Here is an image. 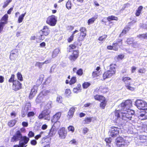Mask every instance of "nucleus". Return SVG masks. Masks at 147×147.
Instances as JSON below:
<instances>
[{
    "label": "nucleus",
    "instance_id": "3",
    "mask_svg": "<svg viewBox=\"0 0 147 147\" xmlns=\"http://www.w3.org/2000/svg\"><path fill=\"white\" fill-rule=\"evenodd\" d=\"M40 31L41 32L42 34L39 36L38 40H36L37 42H40L43 40L45 38L44 36H47L49 35L51 32L50 28L47 26H44Z\"/></svg>",
    "mask_w": 147,
    "mask_h": 147
},
{
    "label": "nucleus",
    "instance_id": "7",
    "mask_svg": "<svg viewBox=\"0 0 147 147\" xmlns=\"http://www.w3.org/2000/svg\"><path fill=\"white\" fill-rule=\"evenodd\" d=\"M57 17L55 15H51L47 18L46 23L51 26H55L57 22Z\"/></svg>",
    "mask_w": 147,
    "mask_h": 147
},
{
    "label": "nucleus",
    "instance_id": "31",
    "mask_svg": "<svg viewBox=\"0 0 147 147\" xmlns=\"http://www.w3.org/2000/svg\"><path fill=\"white\" fill-rule=\"evenodd\" d=\"M100 87V93L102 94H105L108 91V88L103 86H101Z\"/></svg>",
    "mask_w": 147,
    "mask_h": 147
},
{
    "label": "nucleus",
    "instance_id": "57",
    "mask_svg": "<svg viewBox=\"0 0 147 147\" xmlns=\"http://www.w3.org/2000/svg\"><path fill=\"white\" fill-rule=\"evenodd\" d=\"M86 36H83V35H81V34H78V39L81 41H83Z\"/></svg>",
    "mask_w": 147,
    "mask_h": 147
},
{
    "label": "nucleus",
    "instance_id": "9",
    "mask_svg": "<svg viewBox=\"0 0 147 147\" xmlns=\"http://www.w3.org/2000/svg\"><path fill=\"white\" fill-rule=\"evenodd\" d=\"M67 131L64 127L60 128L58 131L59 137L61 139H64L67 136Z\"/></svg>",
    "mask_w": 147,
    "mask_h": 147
},
{
    "label": "nucleus",
    "instance_id": "49",
    "mask_svg": "<svg viewBox=\"0 0 147 147\" xmlns=\"http://www.w3.org/2000/svg\"><path fill=\"white\" fill-rule=\"evenodd\" d=\"M124 55L123 54L118 55L115 57V58L117 60H122L124 58Z\"/></svg>",
    "mask_w": 147,
    "mask_h": 147
},
{
    "label": "nucleus",
    "instance_id": "18",
    "mask_svg": "<svg viewBox=\"0 0 147 147\" xmlns=\"http://www.w3.org/2000/svg\"><path fill=\"white\" fill-rule=\"evenodd\" d=\"M8 16L7 14H5L1 18L0 20V23L5 26V25L8 22Z\"/></svg>",
    "mask_w": 147,
    "mask_h": 147
},
{
    "label": "nucleus",
    "instance_id": "10",
    "mask_svg": "<svg viewBox=\"0 0 147 147\" xmlns=\"http://www.w3.org/2000/svg\"><path fill=\"white\" fill-rule=\"evenodd\" d=\"M119 128L115 126H112L109 129L110 136L111 137H116L119 133Z\"/></svg>",
    "mask_w": 147,
    "mask_h": 147
},
{
    "label": "nucleus",
    "instance_id": "41",
    "mask_svg": "<svg viewBox=\"0 0 147 147\" xmlns=\"http://www.w3.org/2000/svg\"><path fill=\"white\" fill-rule=\"evenodd\" d=\"M81 41L78 39L76 41L74 42L73 43L76 47L78 48L79 47L81 46L82 45Z\"/></svg>",
    "mask_w": 147,
    "mask_h": 147
},
{
    "label": "nucleus",
    "instance_id": "5",
    "mask_svg": "<svg viewBox=\"0 0 147 147\" xmlns=\"http://www.w3.org/2000/svg\"><path fill=\"white\" fill-rule=\"evenodd\" d=\"M127 110L126 112H123L122 113V119L127 121L131 119L132 115L134 113V111L129 109Z\"/></svg>",
    "mask_w": 147,
    "mask_h": 147
},
{
    "label": "nucleus",
    "instance_id": "13",
    "mask_svg": "<svg viewBox=\"0 0 147 147\" xmlns=\"http://www.w3.org/2000/svg\"><path fill=\"white\" fill-rule=\"evenodd\" d=\"M123 44V40L121 39L118 38L117 39L116 42H113L112 44L113 50L117 51L118 50V47H119V44L121 45Z\"/></svg>",
    "mask_w": 147,
    "mask_h": 147
},
{
    "label": "nucleus",
    "instance_id": "20",
    "mask_svg": "<svg viewBox=\"0 0 147 147\" xmlns=\"http://www.w3.org/2000/svg\"><path fill=\"white\" fill-rule=\"evenodd\" d=\"M130 27L128 26H126L124 27V28L122 30L119 35V37H121L127 34L129 31L130 29Z\"/></svg>",
    "mask_w": 147,
    "mask_h": 147
},
{
    "label": "nucleus",
    "instance_id": "46",
    "mask_svg": "<svg viewBox=\"0 0 147 147\" xmlns=\"http://www.w3.org/2000/svg\"><path fill=\"white\" fill-rule=\"evenodd\" d=\"M15 75L13 74H12L10 78L8 80V82L9 83H13L15 81Z\"/></svg>",
    "mask_w": 147,
    "mask_h": 147
},
{
    "label": "nucleus",
    "instance_id": "38",
    "mask_svg": "<svg viewBox=\"0 0 147 147\" xmlns=\"http://www.w3.org/2000/svg\"><path fill=\"white\" fill-rule=\"evenodd\" d=\"M47 61H45V62L42 63L37 62L36 63L35 66H38L39 68L41 69L42 67V65L45 63H47Z\"/></svg>",
    "mask_w": 147,
    "mask_h": 147
},
{
    "label": "nucleus",
    "instance_id": "61",
    "mask_svg": "<svg viewBox=\"0 0 147 147\" xmlns=\"http://www.w3.org/2000/svg\"><path fill=\"white\" fill-rule=\"evenodd\" d=\"M111 138H107L105 139V141L106 143V144H110L111 142Z\"/></svg>",
    "mask_w": 147,
    "mask_h": 147
},
{
    "label": "nucleus",
    "instance_id": "35",
    "mask_svg": "<svg viewBox=\"0 0 147 147\" xmlns=\"http://www.w3.org/2000/svg\"><path fill=\"white\" fill-rule=\"evenodd\" d=\"M91 85V83L89 82H84L82 85L84 89H86L89 87Z\"/></svg>",
    "mask_w": 147,
    "mask_h": 147
},
{
    "label": "nucleus",
    "instance_id": "44",
    "mask_svg": "<svg viewBox=\"0 0 147 147\" xmlns=\"http://www.w3.org/2000/svg\"><path fill=\"white\" fill-rule=\"evenodd\" d=\"M28 142L24 143V142H19V145H15L13 147H24V146Z\"/></svg>",
    "mask_w": 147,
    "mask_h": 147
},
{
    "label": "nucleus",
    "instance_id": "37",
    "mask_svg": "<svg viewBox=\"0 0 147 147\" xmlns=\"http://www.w3.org/2000/svg\"><path fill=\"white\" fill-rule=\"evenodd\" d=\"M92 117H91L85 118L84 120V124H87L91 122L92 121Z\"/></svg>",
    "mask_w": 147,
    "mask_h": 147
},
{
    "label": "nucleus",
    "instance_id": "19",
    "mask_svg": "<svg viewBox=\"0 0 147 147\" xmlns=\"http://www.w3.org/2000/svg\"><path fill=\"white\" fill-rule=\"evenodd\" d=\"M75 108L74 107H71L68 112L67 117L69 119L71 118L74 115L75 111Z\"/></svg>",
    "mask_w": 147,
    "mask_h": 147
},
{
    "label": "nucleus",
    "instance_id": "50",
    "mask_svg": "<svg viewBox=\"0 0 147 147\" xmlns=\"http://www.w3.org/2000/svg\"><path fill=\"white\" fill-rule=\"evenodd\" d=\"M107 37V35L104 34L100 36L98 38V40L100 41H105Z\"/></svg>",
    "mask_w": 147,
    "mask_h": 147
},
{
    "label": "nucleus",
    "instance_id": "40",
    "mask_svg": "<svg viewBox=\"0 0 147 147\" xmlns=\"http://www.w3.org/2000/svg\"><path fill=\"white\" fill-rule=\"evenodd\" d=\"M16 123L15 120H12L8 122V125L10 127H12L15 125Z\"/></svg>",
    "mask_w": 147,
    "mask_h": 147
},
{
    "label": "nucleus",
    "instance_id": "17",
    "mask_svg": "<svg viewBox=\"0 0 147 147\" xmlns=\"http://www.w3.org/2000/svg\"><path fill=\"white\" fill-rule=\"evenodd\" d=\"M51 138L48 136H46L43 138L41 140V142L42 144H49L51 140Z\"/></svg>",
    "mask_w": 147,
    "mask_h": 147
},
{
    "label": "nucleus",
    "instance_id": "28",
    "mask_svg": "<svg viewBox=\"0 0 147 147\" xmlns=\"http://www.w3.org/2000/svg\"><path fill=\"white\" fill-rule=\"evenodd\" d=\"M107 19L109 22H110L112 20L117 21L119 19L117 17L113 15L108 16L107 17Z\"/></svg>",
    "mask_w": 147,
    "mask_h": 147
},
{
    "label": "nucleus",
    "instance_id": "16",
    "mask_svg": "<svg viewBox=\"0 0 147 147\" xmlns=\"http://www.w3.org/2000/svg\"><path fill=\"white\" fill-rule=\"evenodd\" d=\"M113 75L109 70H107L105 71L103 74V80H105L106 79L110 78Z\"/></svg>",
    "mask_w": 147,
    "mask_h": 147
},
{
    "label": "nucleus",
    "instance_id": "53",
    "mask_svg": "<svg viewBox=\"0 0 147 147\" xmlns=\"http://www.w3.org/2000/svg\"><path fill=\"white\" fill-rule=\"evenodd\" d=\"M69 52L72 51L73 50H74L75 49L76 47L75 45L74 44V43L72 44H71L69 45Z\"/></svg>",
    "mask_w": 147,
    "mask_h": 147
},
{
    "label": "nucleus",
    "instance_id": "15",
    "mask_svg": "<svg viewBox=\"0 0 147 147\" xmlns=\"http://www.w3.org/2000/svg\"><path fill=\"white\" fill-rule=\"evenodd\" d=\"M61 115L60 112H58L53 115L51 119V121L52 123H56L60 118Z\"/></svg>",
    "mask_w": 147,
    "mask_h": 147
},
{
    "label": "nucleus",
    "instance_id": "22",
    "mask_svg": "<svg viewBox=\"0 0 147 147\" xmlns=\"http://www.w3.org/2000/svg\"><path fill=\"white\" fill-rule=\"evenodd\" d=\"M98 15L97 14L95 15L93 17L89 19L87 23L88 25L94 23L95 21L98 18Z\"/></svg>",
    "mask_w": 147,
    "mask_h": 147
},
{
    "label": "nucleus",
    "instance_id": "64",
    "mask_svg": "<svg viewBox=\"0 0 147 147\" xmlns=\"http://www.w3.org/2000/svg\"><path fill=\"white\" fill-rule=\"evenodd\" d=\"M28 138H32L34 136V134L32 131H30L28 133Z\"/></svg>",
    "mask_w": 147,
    "mask_h": 147
},
{
    "label": "nucleus",
    "instance_id": "25",
    "mask_svg": "<svg viewBox=\"0 0 147 147\" xmlns=\"http://www.w3.org/2000/svg\"><path fill=\"white\" fill-rule=\"evenodd\" d=\"M79 31L80 32L78 33V34H81L83 35V36H86V29L84 27H82L80 28Z\"/></svg>",
    "mask_w": 147,
    "mask_h": 147
},
{
    "label": "nucleus",
    "instance_id": "43",
    "mask_svg": "<svg viewBox=\"0 0 147 147\" xmlns=\"http://www.w3.org/2000/svg\"><path fill=\"white\" fill-rule=\"evenodd\" d=\"M100 74L99 71H94L92 73V76L93 78L97 77L99 76Z\"/></svg>",
    "mask_w": 147,
    "mask_h": 147
},
{
    "label": "nucleus",
    "instance_id": "60",
    "mask_svg": "<svg viewBox=\"0 0 147 147\" xmlns=\"http://www.w3.org/2000/svg\"><path fill=\"white\" fill-rule=\"evenodd\" d=\"M146 71V69L144 68H140L138 71V72L139 73L144 74Z\"/></svg>",
    "mask_w": 147,
    "mask_h": 147
},
{
    "label": "nucleus",
    "instance_id": "62",
    "mask_svg": "<svg viewBox=\"0 0 147 147\" xmlns=\"http://www.w3.org/2000/svg\"><path fill=\"white\" fill-rule=\"evenodd\" d=\"M99 92H100V87L99 88H97L94 89L93 91V93L94 94L99 93Z\"/></svg>",
    "mask_w": 147,
    "mask_h": 147
},
{
    "label": "nucleus",
    "instance_id": "26",
    "mask_svg": "<svg viewBox=\"0 0 147 147\" xmlns=\"http://www.w3.org/2000/svg\"><path fill=\"white\" fill-rule=\"evenodd\" d=\"M133 38H127L125 42L128 45L132 44V46L134 47L136 45L137 42H134Z\"/></svg>",
    "mask_w": 147,
    "mask_h": 147
},
{
    "label": "nucleus",
    "instance_id": "56",
    "mask_svg": "<svg viewBox=\"0 0 147 147\" xmlns=\"http://www.w3.org/2000/svg\"><path fill=\"white\" fill-rule=\"evenodd\" d=\"M56 101L59 103H61L63 102V98L60 96H58L56 98Z\"/></svg>",
    "mask_w": 147,
    "mask_h": 147
},
{
    "label": "nucleus",
    "instance_id": "24",
    "mask_svg": "<svg viewBox=\"0 0 147 147\" xmlns=\"http://www.w3.org/2000/svg\"><path fill=\"white\" fill-rule=\"evenodd\" d=\"M82 90L81 86L80 84H78L76 87L74 88L73 89V92L75 93H77L80 92Z\"/></svg>",
    "mask_w": 147,
    "mask_h": 147
},
{
    "label": "nucleus",
    "instance_id": "42",
    "mask_svg": "<svg viewBox=\"0 0 147 147\" xmlns=\"http://www.w3.org/2000/svg\"><path fill=\"white\" fill-rule=\"evenodd\" d=\"M137 37L140 38L147 39V33L140 34L137 36Z\"/></svg>",
    "mask_w": 147,
    "mask_h": 147
},
{
    "label": "nucleus",
    "instance_id": "14",
    "mask_svg": "<svg viewBox=\"0 0 147 147\" xmlns=\"http://www.w3.org/2000/svg\"><path fill=\"white\" fill-rule=\"evenodd\" d=\"M18 55V51L16 49H14L11 52L9 56L11 60H13L17 58Z\"/></svg>",
    "mask_w": 147,
    "mask_h": 147
},
{
    "label": "nucleus",
    "instance_id": "8",
    "mask_svg": "<svg viewBox=\"0 0 147 147\" xmlns=\"http://www.w3.org/2000/svg\"><path fill=\"white\" fill-rule=\"evenodd\" d=\"M115 143L116 145L118 147H125L127 145L125 140L121 137H118L116 139Z\"/></svg>",
    "mask_w": 147,
    "mask_h": 147
},
{
    "label": "nucleus",
    "instance_id": "30",
    "mask_svg": "<svg viewBox=\"0 0 147 147\" xmlns=\"http://www.w3.org/2000/svg\"><path fill=\"white\" fill-rule=\"evenodd\" d=\"M139 117H142L141 120H145L147 119V112L144 111L140 115Z\"/></svg>",
    "mask_w": 147,
    "mask_h": 147
},
{
    "label": "nucleus",
    "instance_id": "58",
    "mask_svg": "<svg viewBox=\"0 0 147 147\" xmlns=\"http://www.w3.org/2000/svg\"><path fill=\"white\" fill-rule=\"evenodd\" d=\"M49 135L51 136H52L55 134L54 132V129L52 127L50 130L49 133Z\"/></svg>",
    "mask_w": 147,
    "mask_h": 147
},
{
    "label": "nucleus",
    "instance_id": "6",
    "mask_svg": "<svg viewBox=\"0 0 147 147\" xmlns=\"http://www.w3.org/2000/svg\"><path fill=\"white\" fill-rule=\"evenodd\" d=\"M135 105L140 109L147 110V103L143 100L140 99L137 100L135 102Z\"/></svg>",
    "mask_w": 147,
    "mask_h": 147
},
{
    "label": "nucleus",
    "instance_id": "36",
    "mask_svg": "<svg viewBox=\"0 0 147 147\" xmlns=\"http://www.w3.org/2000/svg\"><path fill=\"white\" fill-rule=\"evenodd\" d=\"M26 14V13L25 12L24 13L22 14L19 16L18 20V23H20L22 22Z\"/></svg>",
    "mask_w": 147,
    "mask_h": 147
},
{
    "label": "nucleus",
    "instance_id": "55",
    "mask_svg": "<svg viewBox=\"0 0 147 147\" xmlns=\"http://www.w3.org/2000/svg\"><path fill=\"white\" fill-rule=\"evenodd\" d=\"M72 55H73L76 56V57H78L79 56V51L78 50H75L73 51V53Z\"/></svg>",
    "mask_w": 147,
    "mask_h": 147
},
{
    "label": "nucleus",
    "instance_id": "48",
    "mask_svg": "<svg viewBox=\"0 0 147 147\" xmlns=\"http://www.w3.org/2000/svg\"><path fill=\"white\" fill-rule=\"evenodd\" d=\"M66 6L67 8L68 9H71L72 4L71 3L70 1H68L66 3Z\"/></svg>",
    "mask_w": 147,
    "mask_h": 147
},
{
    "label": "nucleus",
    "instance_id": "23",
    "mask_svg": "<svg viewBox=\"0 0 147 147\" xmlns=\"http://www.w3.org/2000/svg\"><path fill=\"white\" fill-rule=\"evenodd\" d=\"M115 64H111L110 65L109 70L114 75H115L116 72Z\"/></svg>",
    "mask_w": 147,
    "mask_h": 147
},
{
    "label": "nucleus",
    "instance_id": "1",
    "mask_svg": "<svg viewBox=\"0 0 147 147\" xmlns=\"http://www.w3.org/2000/svg\"><path fill=\"white\" fill-rule=\"evenodd\" d=\"M30 139L26 136H22L21 131L19 130L17 131L14 135L11 138V142H16L20 140L19 142H28Z\"/></svg>",
    "mask_w": 147,
    "mask_h": 147
},
{
    "label": "nucleus",
    "instance_id": "12",
    "mask_svg": "<svg viewBox=\"0 0 147 147\" xmlns=\"http://www.w3.org/2000/svg\"><path fill=\"white\" fill-rule=\"evenodd\" d=\"M22 88V84L18 80H15L13 83L12 86V90L16 91Z\"/></svg>",
    "mask_w": 147,
    "mask_h": 147
},
{
    "label": "nucleus",
    "instance_id": "39",
    "mask_svg": "<svg viewBox=\"0 0 147 147\" xmlns=\"http://www.w3.org/2000/svg\"><path fill=\"white\" fill-rule=\"evenodd\" d=\"M139 139L141 140V143H143L146 141L147 140V137L144 135H140L139 136Z\"/></svg>",
    "mask_w": 147,
    "mask_h": 147
},
{
    "label": "nucleus",
    "instance_id": "54",
    "mask_svg": "<svg viewBox=\"0 0 147 147\" xmlns=\"http://www.w3.org/2000/svg\"><path fill=\"white\" fill-rule=\"evenodd\" d=\"M131 79L129 77H123L122 78V81L124 83L128 81L131 80Z\"/></svg>",
    "mask_w": 147,
    "mask_h": 147
},
{
    "label": "nucleus",
    "instance_id": "45",
    "mask_svg": "<svg viewBox=\"0 0 147 147\" xmlns=\"http://www.w3.org/2000/svg\"><path fill=\"white\" fill-rule=\"evenodd\" d=\"M17 76L18 80L20 81H23V78L21 73L18 72L17 74Z\"/></svg>",
    "mask_w": 147,
    "mask_h": 147
},
{
    "label": "nucleus",
    "instance_id": "33",
    "mask_svg": "<svg viewBox=\"0 0 147 147\" xmlns=\"http://www.w3.org/2000/svg\"><path fill=\"white\" fill-rule=\"evenodd\" d=\"M71 91L70 89L67 88L65 90L64 95L66 97H69L71 96Z\"/></svg>",
    "mask_w": 147,
    "mask_h": 147
},
{
    "label": "nucleus",
    "instance_id": "4",
    "mask_svg": "<svg viewBox=\"0 0 147 147\" xmlns=\"http://www.w3.org/2000/svg\"><path fill=\"white\" fill-rule=\"evenodd\" d=\"M93 97L95 100L100 102L99 104L100 108L102 109H105L107 103L106 98L104 96L99 94H96L94 95Z\"/></svg>",
    "mask_w": 147,
    "mask_h": 147
},
{
    "label": "nucleus",
    "instance_id": "27",
    "mask_svg": "<svg viewBox=\"0 0 147 147\" xmlns=\"http://www.w3.org/2000/svg\"><path fill=\"white\" fill-rule=\"evenodd\" d=\"M123 112H122L120 110L115 111V119H117L120 117L121 114V118L122 119V113Z\"/></svg>",
    "mask_w": 147,
    "mask_h": 147
},
{
    "label": "nucleus",
    "instance_id": "47",
    "mask_svg": "<svg viewBox=\"0 0 147 147\" xmlns=\"http://www.w3.org/2000/svg\"><path fill=\"white\" fill-rule=\"evenodd\" d=\"M76 74L79 76H82L83 74L82 69L81 68L78 69L76 71Z\"/></svg>",
    "mask_w": 147,
    "mask_h": 147
},
{
    "label": "nucleus",
    "instance_id": "34",
    "mask_svg": "<svg viewBox=\"0 0 147 147\" xmlns=\"http://www.w3.org/2000/svg\"><path fill=\"white\" fill-rule=\"evenodd\" d=\"M76 77V76L72 77L70 80V85L74 84L77 82Z\"/></svg>",
    "mask_w": 147,
    "mask_h": 147
},
{
    "label": "nucleus",
    "instance_id": "32",
    "mask_svg": "<svg viewBox=\"0 0 147 147\" xmlns=\"http://www.w3.org/2000/svg\"><path fill=\"white\" fill-rule=\"evenodd\" d=\"M125 87L128 90L132 91H134L135 90V88L131 86V84L130 83L126 84H125Z\"/></svg>",
    "mask_w": 147,
    "mask_h": 147
},
{
    "label": "nucleus",
    "instance_id": "21",
    "mask_svg": "<svg viewBox=\"0 0 147 147\" xmlns=\"http://www.w3.org/2000/svg\"><path fill=\"white\" fill-rule=\"evenodd\" d=\"M60 49L58 48H57L54 49L52 52L51 57L52 58L56 57L58 54L60 53Z\"/></svg>",
    "mask_w": 147,
    "mask_h": 147
},
{
    "label": "nucleus",
    "instance_id": "52",
    "mask_svg": "<svg viewBox=\"0 0 147 147\" xmlns=\"http://www.w3.org/2000/svg\"><path fill=\"white\" fill-rule=\"evenodd\" d=\"M78 57H76L72 55H70L69 57V59L72 61H75L77 59Z\"/></svg>",
    "mask_w": 147,
    "mask_h": 147
},
{
    "label": "nucleus",
    "instance_id": "63",
    "mask_svg": "<svg viewBox=\"0 0 147 147\" xmlns=\"http://www.w3.org/2000/svg\"><path fill=\"white\" fill-rule=\"evenodd\" d=\"M35 113L33 111H30L28 113L27 115L28 117H31L34 115Z\"/></svg>",
    "mask_w": 147,
    "mask_h": 147
},
{
    "label": "nucleus",
    "instance_id": "51",
    "mask_svg": "<svg viewBox=\"0 0 147 147\" xmlns=\"http://www.w3.org/2000/svg\"><path fill=\"white\" fill-rule=\"evenodd\" d=\"M12 0H6L4 2V4L3 6V8H4L7 7L9 4L11 2Z\"/></svg>",
    "mask_w": 147,
    "mask_h": 147
},
{
    "label": "nucleus",
    "instance_id": "2",
    "mask_svg": "<svg viewBox=\"0 0 147 147\" xmlns=\"http://www.w3.org/2000/svg\"><path fill=\"white\" fill-rule=\"evenodd\" d=\"M49 105L50 106L48 107L47 105L45 106V109L38 116L39 119H41L44 118L45 120H50L51 106L50 104H49Z\"/></svg>",
    "mask_w": 147,
    "mask_h": 147
},
{
    "label": "nucleus",
    "instance_id": "11",
    "mask_svg": "<svg viewBox=\"0 0 147 147\" xmlns=\"http://www.w3.org/2000/svg\"><path fill=\"white\" fill-rule=\"evenodd\" d=\"M132 106V101L130 100H126L121 104V107L123 109H129Z\"/></svg>",
    "mask_w": 147,
    "mask_h": 147
},
{
    "label": "nucleus",
    "instance_id": "29",
    "mask_svg": "<svg viewBox=\"0 0 147 147\" xmlns=\"http://www.w3.org/2000/svg\"><path fill=\"white\" fill-rule=\"evenodd\" d=\"M142 9L143 7L142 6H140L138 7L135 13V15L136 16H138L140 15Z\"/></svg>",
    "mask_w": 147,
    "mask_h": 147
},
{
    "label": "nucleus",
    "instance_id": "59",
    "mask_svg": "<svg viewBox=\"0 0 147 147\" xmlns=\"http://www.w3.org/2000/svg\"><path fill=\"white\" fill-rule=\"evenodd\" d=\"M67 129L68 131H71L72 133H73L75 130V128L74 126L72 125H69Z\"/></svg>",
    "mask_w": 147,
    "mask_h": 147
}]
</instances>
